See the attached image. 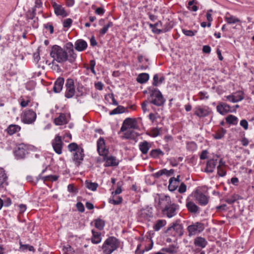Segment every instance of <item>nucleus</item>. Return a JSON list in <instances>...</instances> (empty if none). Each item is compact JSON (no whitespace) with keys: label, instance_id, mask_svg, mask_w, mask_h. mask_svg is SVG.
I'll list each match as a JSON object with an SVG mask.
<instances>
[{"label":"nucleus","instance_id":"nucleus-1","mask_svg":"<svg viewBox=\"0 0 254 254\" xmlns=\"http://www.w3.org/2000/svg\"><path fill=\"white\" fill-rule=\"evenodd\" d=\"M159 204L162 208V214L168 218H172L177 213L179 206L172 203L171 197L168 195H163L159 198Z\"/></svg>","mask_w":254,"mask_h":254},{"label":"nucleus","instance_id":"nucleus-2","mask_svg":"<svg viewBox=\"0 0 254 254\" xmlns=\"http://www.w3.org/2000/svg\"><path fill=\"white\" fill-rule=\"evenodd\" d=\"M50 56L53 59V61H56L60 64L68 62L70 64H73L75 61L72 58H70L67 52L61 46L57 45H53L50 53Z\"/></svg>","mask_w":254,"mask_h":254},{"label":"nucleus","instance_id":"nucleus-3","mask_svg":"<svg viewBox=\"0 0 254 254\" xmlns=\"http://www.w3.org/2000/svg\"><path fill=\"white\" fill-rule=\"evenodd\" d=\"M97 150L100 155L104 156V159L106 161L105 166H116L118 165L119 162L115 157L107 155L108 150L105 148V140L102 137L98 140Z\"/></svg>","mask_w":254,"mask_h":254},{"label":"nucleus","instance_id":"nucleus-4","mask_svg":"<svg viewBox=\"0 0 254 254\" xmlns=\"http://www.w3.org/2000/svg\"><path fill=\"white\" fill-rule=\"evenodd\" d=\"M119 240L115 237H110L104 242L102 249L104 254H111L120 246Z\"/></svg>","mask_w":254,"mask_h":254},{"label":"nucleus","instance_id":"nucleus-5","mask_svg":"<svg viewBox=\"0 0 254 254\" xmlns=\"http://www.w3.org/2000/svg\"><path fill=\"white\" fill-rule=\"evenodd\" d=\"M149 92L151 98L150 103L157 106H161L164 104L165 100L161 92L158 89L153 88L152 90H149Z\"/></svg>","mask_w":254,"mask_h":254},{"label":"nucleus","instance_id":"nucleus-6","mask_svg":"<svg viewBox=\"0 0 254 254\" xmlns=\"http://www.w3.org/2000/svg\"><path fill=\"white\" fill-rule=\"evenodd\" d=\"M28 146L24 143L18 144L14 151V154L18 159H23L28 153Z\"/></svg>","mask_w":254,"mask_h":254},{"label":"nucleus","instance_id":"nucleus-7","mask_svg":"<svg viewBox=\"0 0 254 254\" xmlns=\"http://www.w3.org/2000/svg\"><path fill=\"white\" fill-rule=\"evenodd\" d=\"M36 117V114L35 112L32 110H28L23 113L21 120L25 124H30L35 122Z\"/></svg>","mask_w":254,"mask_h":254},{"label":"nucleus","instance_id":"nucleus-8","mask_svg":"<svg viewBox=\"0 0 254 254\" xmlns=\"http://www.w3.org/2000/svg\"><path fill=\"white\" fill-rule=\"evenodd\" d=\"M204 229V224L201 222H197L187 227L190 237L198 233H200Z\"/></svg>","mask_w":254,"mask_h":254},{"label":"nucleus","instance_id":"nucleus-9","mask_svg":"<svg viewBox=\"0 0 254 254\" xmlns=\"http://www.w3.org/2000/svg\"><path fill=\"white\" fill-rule=\"evenodd\" d=\"M65 92L64 96L67 98H72L75 94L74 81L71 78H68L65 83Z\"/></svg>","mask_w":254,"mask_h":254},{"label":"nucleus","instance_id":"nucleus-10","mask_svg":"<svg viewBox=\"0 0 254 254\" xmlns=\"http://www.w3.org/2000/svg\"><path fill=\"white\" fill-rule=\"evenodd\" d=\"M137 128L136 121L135 119L130 118H127L124 121L121 128V132H125L128 129H134Z\"/></svg>","mask_w":254,"mask_h":254},{"label":"nucleus","instance_id":"nucleus-11","mask_svg":"<svg viewBox=\"0 0 254 254\" xmlns=\"http://www.w3.org/2000/svg\"><path fill=\"white\" fill-rule=\"evenodd\" d=\"M152 208L147 206L141 208L137 212V216L141 220H147L152 217Z\"/></svg>","mask_w":254,"mask_h":254},{"label":"nucleus","instance_id":"nucleus-12","mask_svg":"<svg viewBox=\"0 0 254 254\" xmlns=\"http://www.w3.org/2000/svg\"><path fill=\"white\" fill-rule=\"evenodd\" d=\"M52 144L56 153L58 154H62L64 143L62 141L61 136L57 135L53 140Z\"/></svg>","mask_w":254,"mask_h":254},{"label":"nucleus","instance_id":"nucleus-13","mask_svg":"<svg viewBox=\"0 0 254 254\" xmlns=\"http://www.w3.org/2000/svg\"><path fill=\"white\" fill-rule=\"evenodd\" d=\"M194 197L198 204L201 205H206L208 203V197L200 191L195 190L194 192Z\"/></svg>","mask_w":254,"mask_h":254},{"label":"nucleus","instance_id":"nucleus-14","mask_svg":"<svg viewBox=\"0 0 254 254\" xmlns=\"http://www.w3.org/2000/svg\"><path fill=\"white\" fill-rule=\"evenodd\" d=\"M211 111L208 107H196L194 109V114L199 118H204L208 116Z\"/></svg>","mask_w":254,"mask_h":254},{"label":"nucleus","instance_id":"nucleus-15","mask_svg":"<svg viewBox=\"0 0 254 254\" xmlns=\"http://www.w3.org/2000/svg\"><path fill=\"white\" fill-rule=\"evenodd\" d=\"M172 230L175 232V236L182 237L184 234L183 227L182 225L178 223L177 221L174 223L172 226L167 229V232H169Z\"/></svg>","mask_w":254,"mask_h":254},{"label":"nucleus","instance_id":"nucleus-16","mask_svg":"<svg viewBox=\"0 0 254 254\" xmlns=\"http://www.w3.org/2000/svg\"><path fill=\"white\" fill-rule=\"evenodd\" d=\"M83 149L80 148L75 152L73 155V161L77 166H79L81 162L83 160L84 157Z\"/></svg>","mask_w":254,"mask_h":254},{"label":"nucleus","instance_id":"nucleus-17","mask_svg":"<svg viewBox=\"0 0 254 254\" xmlns=\"http://www.w3.org/2000/svg\"><path fill=\"white\" fill-rule=\"evenodd\" d=\"M217 163V159L213 158L208 160L206 163V166L204 171L209 173H212L215 169Z\"/></svg>","mask_w":254,"mask_h":254},{"label":"nucleus","instance_id":"nucleus-18","mask_svg":"<svg viewBox=\"0 0 254 254\" xmlns=\"http://www.w3.org/2000/svg\"><path fill=\"white\" fill-rule=\"evenodd\" d=\"M186 207L189 211L191 213H198L199 212L200 208L194 202L187 200Z\"/></svg>","mask_w":254,"mask_h":254},{"label":"nucleus","instance_id":"nucleus-19","mask_svg":"<svg viewBox=\"0 0 254 254\" xmlns=\"http://www.w3.org/2000/svg\"><path fill=\"white\" fill-rule=\"evenodd\" d=\"M64 49H65L67 52L70 58H73L76 61L77 55L73 50V46L72 43L68 42L66 43L64 46Z\"/></svg>","mask_w":254,"mask_h":254},{"label":"nucleus","instance_id":"nucleus-20","mask_svg":"<svg viewBox=\"0 0 254 254\" xmlns=\"http://www.w3.org/2000/svg\"><path fill=\"white\" fill-rule=\"evenodd\" d=\"M55 13L57 15H61L63 17H65L67 15L64 8L62 5L58 4L55 3L53 5Z\"/></svg>","mask_w":254,"mask_h":254},{"label":"nucleus","instance_id":"nucleus-21","mask_svg":"<svg viewBox=\"0 0 254 254\" xmlns=\"http://www.w3.org/2000/svg\"><path fill=\"white\" fill-rule=\"evenodd\" d=\"M64 78L63 77H59L55 82L53 87V91L55 93H59L63 89L64 83Z\"/></svg>","mask_w":254,"mask_h":254},{"label":"nucleus","instance_id":"nucleus-22","mask_svg":"<svg viewBox=\"0 0 254 254\" xmlns=\"http://www.w3.org/2000/svg\"><path fill=\"white\" fill-rule=\"evenodd\" d=\"M216 109L217 112L222 115H225L230 111V106L225 103L218 104Z\"/></svg>","mask_w":254,"mask_h":254},{"label":"nucleus","instance_id":"nucleus-23","mask_svg":"<svg viewBox=\"0 0 254 254\" xmlns=\"http://www.w3.org/2000/svg\"><path fill=\"white\" fill-rule=\"evenodd\" d=\"M87 47L86 42L82 39L77 40L75 43V49L76 50L81 52L85 50Z\"/></svg>","mask_w":254,"mask_h":254},{"label":"nucleus","instance_id":"nucleus-24","mask_svg":"<svg viewBox=\"0 0 254 254\" xmlns=\"http://www.w3.org/2000/svg\"><path fill=\"white\" fill-rule=\"evenodd\" d=\"M150 147L151 144L147 141L141 142L139 144V149L143 154H147Z\"/></svg>","mask_w":254,"mask_h":254},{"label":"nucleus","instance_id":"nucleus-25","mask_svg":"<svg viewBox=\"0 0 254 254\" xmlns=\"http://www.w3.org/2000/svg\"><path fill=\"white\" fill-rule=\"evenodd\" d=\"M194 244L196 246L204 248L207 245V242L204 238L198 237L194 239Z\"/></svg>","mask_w":254,"mask_h":254},{"label":"nucleus","instance_id":"nucleus-26","mask_svg":"<svg viewBox=\"0 0 254 254\" xmlns=\"http://www.w3.org/2000/svg\"><path fill=\"white\" fill-rule=\"evenodd\" d=\"M54 122L56 125H63L67 123L66 116L64 114H61L60 116L56 118Z\"/></svg>","mask_w":254,"mask_h":254},{"label":"nucleus","instance_id":"nucleus-27","mask_svg":"<svg viewBox=\"0 0 254 254\" xmlns=\"http://www.w3.org/2000/svg\"><path fill=\"white\" fill-rule=\"evenodd\" d=\"M93 236L91 238V241L93 244H99L101 241V233L96 232L94 230H92Z\"/></svg>","mask_w":254,"mask_h":254},{"label":"nucleus","instance_id":"nucleus-28","mask_svg":"<svg viewBox=\"0 0 254 254\" xmlns=\"http://www.w3.org/2000/svg\"><path fill=\"white\" fill-rule=\"evenodd\" d=\"M7 178L4 170L0 168V187H3L4 185H8V183L6 182Z\"/></svg>","mask_w":254,"mask_h":254},{"label":"nucleus","instance_id":"nucleus-29","mask_svg":"<svg viewBox=\"0 0 254 254\" xmlns=\"http://www.w3.org/2000/svg\"><path fill=\"white\" fill-rule=\"evenodd\" d=\"M179 185L178 181L175 180L174 177H172L169 180L168 189L170 191H174L177 189Z\"/></svg>","mask_w":254,"mask_h":254},{"label":"nucleus","instance_id":"nucleus-30","mask_svg":"<svg viewBox=\"0 0 254 254\" xmlns=\"http://www.w3.org/2000/svg\"><path fill=\"white\" fill-rule=\"evenodd\" d=\"M149 78V75L148 73H140L136 78V81L141 84L144 83L146 82Z\"/></svg>","mask_w":254,"mask_h":254},{"label":"nucleus","instance_id":"nucleus-31","mask_svg":"<svg viewBox=\"0 0 254 254\" xmlns=\"http://www.w3.org/2000/svg\"><path fill=\"white\" fill-rule=\"evenodd\" d=\"M58 176L56 175H48L46 176H42L41 175H39V176L37 177V180H39V179H41L44 182L45 181H56L58 179Z\"/></svg>","mask_w":254,"mask_h":254},{"label":"nucleus","instance_id":"nucleus-32","mask_svg":"<svg viewBox=\"0 0 254 254\" xmlns=\"http://www.w3.org/2000/svg\"><path fill=\"white\" fill-rule=\"evenodd\" d=\"M21 127L16 125H11L7 127L6 130L9 135H12L20 130Z\"/></svg>","mask_w":254,"mask_h":254},{"label":"nucleus","instance_id":"nucleus-33","mask_svg":"<svg viewBox=\"0 0 254 254\" xmlns=\"http://www.w3.org/2000/svg\"><path fill=\"white\" fill-rule=\"evenodd\" d=\"M125 131L124 137L127 139H133L137 136V133L132 129H128Z\"/></svg>","mask_w":254,"mask_h":254},{"label":"nucleus","instance_id":"nucleus-34","mask_svg":"<svg viewBox=\"0 0 254 254\" xmlns=\"http://www.w3.org/2000/svg\"><path fill=\"white\" fill-rule=\"evenodd\" d=\"M85 184L87 188L92 191L96 190L98 187V184L97 183H92L88 180L85 181Z\"/></svg>","mask_w":254,"mask_h":254},{"label":"nucleus","instance_id":"nucleus-35","mask_svg":"<svg viewBox=\"0 0 254 254\" xmlns=\"http://www.w3.org/2000/svg\"><path fill=\"white\" fill-rule=\"evenodd\" d=\"M226 133V130L223 127H221L216 132L214 135V137L216 139H220L223 138Z\"/></svg>","mask_w":254,"mask_h":254},{"label":"nucleus","instance_id":"nucleus-36","mask_svg":"<svg viewBox=\"0 0 254 254\" xmlns=\"http://www.w3.org/2000/svg\"><path fill=\"white\" fill-rule=\"evenodd\" d=\"M163 155L164 153L159 149H153L150 152V156L154 158H157L160 155L163 156Z\"/></svg>","mask_w":254,"mask_h":254},{"label":"nucleus","instance_id":"nucleus-37","mask_svg":"<svg viewBox=\"0 0 254 254\" xmlns=\"http://www.w3.org/2000/svg\"><path fill=\"white\" fill-rule=\"evenodd\" d=\"M225 19L227 23L229 24L236 23L241 21L239 18H236L233 15H230V16H226L225 17Z\"/></svg>","mask_w":254,"mask_h":254},{"label":"nucleus","instance_id":"nucleus-38","mask_svg":"<svg viewBox=\"0 0 254 254\" xmlns=\"http://www.w3.org/2000/svg\"><path fill=\"white\" fill-rule=\"evenodd\" d=\"M105 221L101 219L98 218L95 220V226L100 230L103 229L105 226Z\"/></svg>","mask_w":254,"mask_h":254},{"label":"nucleus","instance_id":"nucleus-39","mask_svg":"<svg viewBox=\"0 0 254 254\" xmlns=\"http://www.w3.org/2000/svg\"><path fill=\"white\" fill-rule=\"evenodd\" d=\"M113 26V23L112 21H109L108 23L105 24L104 27L101 29L100 34L102 35H105L107 32L108 29Z\"/></svg>","mask_w":254,"mask_h":254},{"label":"nucleus","instance_id":"nucleus-40","mask_svg":"<svg viewBox=\"0 0 254 254\" xmlns=\"http://www.w3.org/2000/svg\"><path fill=\"white\" fill-rule=\"evenodd\" d=\"M126 109L122 106H118L116 109H114L110 112V115H113L118 114L124 113Z\"/></svg>","mask_w":254,"mask_h":254},{"label":"nucleus","instance_id":"nucleus-41","mask_svg":"<svg viewBox=\"0 0 254 254\" xmlns=\"http://www.w3.org/2000/svg\"><path fill=\"white\" fill-rule=\"evenodd\" d=\"M226 122L229 124L235 125L237 124L238 119L236 117L230 115L226 118Z\"/></svg>","mask_w":254,"mask_h":254},{"label":"nucleus","instance_id":"nucleus-42","mask_svg":"<svg viewBox=\"0 0 254 254\" xmlns=\"http://www.w3.org/2000/svg\"><path fill=\"white\" fill-rule=\"evenodd\" d=\"M166 222L164 220H158L156 223L153 226V228L155 231H159L162 227L166 224Z\"/></svg>","mask_w":254,"mask_h":254},{"label":"nucleus","instance_id":"nucleus-43","mask_svg":"<svg viewBox=\"0 0 254 254\" xmlns=\"http://www.w3.org/2000/svg\"><path fill=\"white\" fill-rule=\"evenodd\" d=\"M36 9L35 8L29 9L26 13V17L27 20L33 19L36 15Z\"/></svg>","mask_w":254,"mask_h":254},{"label":"nucleus","instance_id":"nucleus-44","mask_svg":"<svg viewBox=\"0 0 254 254\" xmlns=\"http://www.w3.org/2000/svg\"><path fill=\"white\" fill-rule=\"evenodd\" d=\"M123 201V198L121 196H117L116 199L114 197L110 198L109 202L114 205H119L121 204Z\"/></svg>","mask_w":254,"mask_h":254},{"label":"nucleus","instance_id":"nucleus-45","mask_svg":"<svg viewBox=\"0 0 254 254\" xmlns=\"http://www.w3.org/2000/svg\"><path fill=\"white\" fill-rule=\"evenodd\" d=\"M234 98L235 99V102H239L244 98V93L242 91H238L234 95Z\"/></svg>","mask_w":254,"mask_h":254},{"label":"nucleus","instance_id":"nucleus-46","mask_svg":"<svg viewBox=\"0 0 254 254\" xmlns=\"http://www.w3.org/2000/svg\"><path fill=\"white\" fill-rule=\"evenodd\" d=\"M77 94V96H81L85 94V89L83 85L78 84L76 88Z\"/></svg>","mask_w":254,"mask_h":254},{"label":"nucleus","instance_id":"nucleus-47","mask_svg":"<svg viewBox=\"0 0 254 254\" xmlns=\"http://www.w3.org/2000/svg\"><path fill=\"white\" fill-rule=\"evenodd\" d=\"M123 184V182L122 181H120L117 183V188L115 191L112 192V194L117 195L120 194L122 191V186Z\"/></svg>","mask_w":254,"mask_h":254},{"label":"nucleus","instance_id":"nucleus-48","mask_svg":"<svg viewBox=\"0 0 254 254\" xmlns=\"http://www.w3.org/2000/svg\"><path fill=\"white\" fill-rule=\"evenodd\" d=\"M182 32L186 36L189 37H192L197 33V31L196 30L192 31L186 29H182Z\"/></svg>","mask_w":254,"mask_h":254},{"label":"nucleus","instance_id":"nucleus-49","mask_svg":"<svg viewBox=\"0 0 254 254\" xmlns=\"http://www.w3.org/2000/svg\"><path fill=\"white\" fill-rule=\"evenodd\" d=\"M80 147H79L78 145L74 142L71 143L68 145V150L70 152L72 151H76L77 149L80 148Z\"/></svg>","mask_w":254,"mask_h":254},{"label":"nucleus","instance_id":"nucleus-50","mask_svg":"<svg viewBox=\"0 0 254 254\" xmlns=\"http://www.w3.org/2000/svg\"><path fill=\"white\" fill-rule=\"evenodd\" d=\"M161 251L170 254H172L176 252L175 247L174 245H171L168 248H162Z\"/></svg>","mask_w":254,"mask_h":254},{"label":"nucleus","instance_id":"nucleus-51","mask_svg":"<svg viewBox=\"0 0 254 254\" xmlns=\"http://www.w3.org/2000/svg\"><path fill=\"white\" fill-rule=\"evenodd\" d=\"M217 174L220 177H224L226 174V171L222 167L217 166Z\"/></svg>","mask_w":254,"mask_h":254},{"label":"nucleus","instance_id":"nucleus-52","mask_svg":"<svg viewBox=\"0 0 254 254\" xmlns=\"http://www.w3.org/2000/svg\"><path fill=\"white\" fill-rule=\"evenodd\" d=\"M63 250L66 254H73L74 253L73 248L69 245L64 247Z\"/></svg>","mask_w":254,"mask_h":254},{"label":"nucleus","instance_id":"nucleus-53","mask_svg":"<svg viewBox=\"0 0 254 254\" xmlns=\"http://www.w3.org/2000/svg\"><path fill=\"white\" fill-rule=\"evenodd\" d=\"M72 22V20L71 18H67L63 22V26L64 28H69L70 27Z\"/></svg>","mask_w":254,"mask_h":254},{"label":"nucleus","instance_id":"nucleus-54","mask_svg":"<svg viewBox=\"0 0 254 254\" xmlns=\"http://www.w3.org/2000/svg\"><path fill=\"white\" fill-rule=\"evenodd\" d=\"M212 10H209L207 11L206 13V18L207 21H208V23H207V26L208 27H210L211 26V22L212 21V17L211 16V14L210 13V12H212Z\"/></svg>","mask_w":254,"mask_h":254},{"label":"nucleus","instance_id":"nucleus-55","mask_svg":"<svg viewBox=\"0 0 254 254\" xmlns=\"http://www.w3.org/2000/svg\"><path fill=\"white\" fill-rule=\"evenodd\" d=\"M76 206L77 210L80 212H83L84 211V206L81 202H78L76 204Z\"/></svg>","mask_w":254,"mask_h":254},{"label":"nucleus","instance_id":"nucleus-56","mask_svg":"<svg viewBox=\"0 0 254 254\" xmlns=\"http://www.w3.org/2000/svg\"><path fill=\"white\" fill-rule=\"evenodd\" d=\"M187 190V186L184 183H182L179 188L178 191L181 193H184Z\"/></svg>","mask_w":254,"mask_h":254},{"label":"nucleus","instance_id":"nucleus-57","mask_svg":"<svg viewBox=\"0 0 254 254\" xmlns=\"http://www.w3.org/2000/svg\"><path fill=\"white\" fill-rule=\"evenodd\" d=\"M151 133L153 137H157L160 134V129L154 128L152 129Z\"/></svg>","mask_w":254,"mask_h":254},{"label":"nucleus","instance_id":"nucleus-58","mask_svg":"<svg viewBox=\"0 0 254 254\" xmlns=\"http://www.w3.org/2000/svg\"><path fill=\"white\" fill-rule=\"evenodd\" d=\"M237 200V198L234 195L231 196L229 198H227L225 199V201L228 204H232Z\"/></svg>","mask_w":254,"mask_h":254},{"label":"nucleus","instance_id":"nucleus-59","mask_svg":"<svg viewBox=\"0 0 254 254\" xmlns=\"http://www.w3.org/2000/svg\"><path fill=\"white\" fill-rule=\"evenodd\" d=\"M95 64H96V63H95V60H92L90 61V68L91 69V72L94 74L96 73L95 69H94V67L95 66Z\"/></svg>","mask_w":254,"mask_h":254},{"label":"nucleus","instance_id":"nucleus-60","mask_svg":"<svg viewBox=\"0 0 254 254\" xmlns=\"http://www.w3.org/2000/svg\"><path fill=\"white\" fill-rule=\"evenodd\" d=\"M240 125H241V126L243 127L244 128L245 130L248 129V123L247 121V120H246L245 119L241 120V122H240Z\"/></svg>","mask_w":254,"mask_h":254},{"label":"nucleus","instance_id":"nucleus-61","mask_svg":"<svg viewBox=\"0 0 254 254\" xmlns=\"http://www.w3.org/2000/svg\"><path fill=\"white\" fill-rule=\"evenodd\" d=\"M105 13V10L102 7H98L95 10V13L100 15H103Z\"/></svg>","mask_w":254,"mask_h":254},{"label":"nucleus","instance_id":"nucleus-62","mask_svg":"<svg viewBox=\"0 0 254 254\" xmlns=\"http://www.w3.org/2000/svg\"><path fill=\"white\" fill-rule=\"evenodd\" d=\"M208 151L207 150H203L200 155V159L201 160L205 159L207 158Z\"/></svg>","mask_w":254,"mask_h":254},{"label":"nucleus","instance_id":"nucleus-63","mask_svg":"<svg viewBox=\"0 0 254 254\" xmlns=\"http://www.w3.org/2000/svg\"><path fill=\"white\" fill-rule=\"evenodd\" d=\"M207 93L206 92H200L199 93V98H200V99L201 100H202V99H208L209 96L208 95H207Z\"/></svg>","mask_w":254,"mask_h":254},{"label":"nucleus","instance_id":"nucleus-64","mask_svg":"<svg viewBox=\"0 0 254 254\" xmlns=\"http://www.w3.org/2000/svg\"><path fill=\"white\" fill-rule=\"evenodd\" d=\"M202 51L204 53L209 54L211 52V48L209 46L205 45L202 48Z\"/></svg>","mask_w":254,"mask_h":254}]
</instances>
